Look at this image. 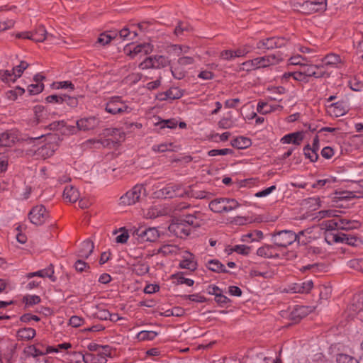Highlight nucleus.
<instances>
[{
  "instance_id": "nucleus-1",
  "label": "nucleus",
  "mask_w": 363,
  "mask_h": 363,
  "mask_svg": "<svg viewBox=\"0 0 363 363\" xmlns=\"http://www.w3.org/2000/svg\"><path fill=\"white\" fill-rule=\"evenodd\" d=\"M155 30L153 21H143L138 23H129L120 30H109L101 33L96 39V43L107 45L113 42L119 44L128 41L125 45H151L146 40L150 38V35Z\"/></svg>"
},
{
  "instance_id": "nucleus-2",
  "label": "nucleus",
  "mask_w": 363,
  "mask_h": 363,
  "mask_svg": "<svg viewBox=\"0 0 363 363\" xmlns=\"http://www.w3.org/2000/svg\"><path fill=\"white\" fill-rule=\"evenodd\" d=\"M52 135H41L28 138L26 141L27 144L32 145L33 148L29 150L30 155H33L38 159H46L53 155L57 149V145L52 141Z\"/></svg>"
},
{
  "instance_id": "nucleus-3",
  "label": "nucleus",
  "mask_w": 363,
  "mask_h": 363,
  "mask_svg": "<svg viewBox=\"0 0 363 363\" xmlns=\"http://www.w3.org/2000/svg\"><path fill=\"white\" fill-rule=\"evenodd\" d=\"M199 225V220L194 215H188L184 218H181L172 223L169 226L170 232L177 237L183 238L190 234L191 228Z\"/></svg>"
},
{
  "instance_id": "nucleus-4",
  "label": "nucleus",
  "mask_w": 363,
  "mask_h": 363,
  "mask_svg": "<svg viewBox=\"0 0 363 363\" xmlns=\"http://www.w3.org/2000/svg\"><path fill=\"white\" fill-rule=\"evenodd\" d=\"M305 233V231H300L298 234L290 230L279 232L273 236L274 245L277 247H286L295 241L306 245L309 240L308 238H303Z\"/></svg>"
},
{
  "instance_id": "nucleus-5",
  "label": "nucleus",
  "mask_w": 363,
  "mask_h": 363,
  "mask_svg": "<svg viewBox=\"0 0 363 363\" xmlns=\"http://www.w3.org/2000/svg\"><path fill=\"white\" fill-rule=\"evenodd\" d=\"M106 134L110 136L108 139L101 140H89L88 143L94 145V147H114L116 144L121 143L124 140L125 134L120 129L112 128L106 130Z\"/></svg>"
},
{
  "instance_id": "nucleus-6",
  "label": "nucleus",
  "mask_w": 363,
  "mask_h": 363,
  "mask_svg": "<svg viewBox=\"0 0 363 363\" xmlns=\"http://www.w3.org/2000/svg\"><path fill=\"white\" fill-rule=\"evenodd\" d=\"M16 38L30 40L35 43H42L44 40L50 41L54 38L52 34H49L44 26H39L34 31L21 32L16 35Z\"/></svg>"
},
{
  "instance_id": "nucleus-7",
  "label": "nucleus",
  "mask_w": 363,
  "mask_h": 363,
  "mask_svg": "<svg viewBox=\"0 0 363 363\" xmlns=\"http://www.w3.org/2000/svg\"><path fill=\"white\" fill-rule=\"evenodd\" d=\"M239 206L236 200L228 198H217L209 203L210 209L217 213H228Z\"/></svg>"
},
{
  "instance_id": "nucleus-8",
  "label": "nucleus",
  "mask_w": 363,
  "mask_h": 363,
  "mask_svg": "<svg viewBox=\"0 0 363 363\" xmlns=\"http://www.w3.org/2000/svg\"><path fill=\"white\" fill-rule=\"evenodd\" d=\"M28 66V64L26 62L21 61L20 65L14 67L12 70H1L0 78L6 84L13 83L21 76Z\"/></svg>"
},
{
  "instance_id": "nucleus-9",
  "label": "nucleus",
  "mask_w": 363,
  "mask_h": 363,
  "mask_svg": "<svg viewBox=\"0 0 363 363\" xmlns=\"http://www.w3.org/2000/svg\"><path fill=\"white\" fill-rule=\"evenodd\" d=\"M106 111L111 114L128 113L131 111L128 104L119 96L112 97L106 105Z\"/></svg>"
},
{
  "instance_id": "nucleus-10",
  "label": "nucleus",
  "mask_w": 363,
  "mask_h": 363,
  "mask_svg": "<svg viewBox=\"0 0 363 363\" xmlns=\"http://www.w3.org/2000/svg\"><path fill=\"white\" fill-rule=\"evenodd\" d=\"M145 193V189L143 186L135 185L120 198V204L124 206L135 204Z\"/></svg>"
},
{
  "instance_id": "nucleus-11",
  "label": "nucleus",
  "mask_w": 363,
  "mask_h": 363,
  "mask_svg": "<svg viewBox=\"0 0 363 363\" xmlns=\"http://www.w3.org/2000/svg\"><path fill=\"white\" fill-rule=\"evenodd\" d=\"M101 123L99 118L96 116L84 117L77 121V128L72 127L70 130L71 133H76L77 130L88 131L98 127Z\"/></svg>"
},
{
  "instance_id": "nucleus-12",
  "label": "nucleus",
  "mask_w": 363,
  "mask_h": 363,
  "mask_svg": "<svg viewBox=\"0 0 363 363\" xmlns=\"http://www.w3.org/2000/svg\"><path fill=\"white\" fill-rule=\"evenodd\" d=\"M160 196L164 198H172L174 196H184L186 195L189 196L187 191L183 189L180 184H169L160 190Z\"/></svg>"
},
{
  "instance_id": "nucleus-13",
  "label": "nucleus",
  "mask_w": 363,
  "mask_h": 363,
  "mask_svg": "<svg viewBox=\"0 0 363 363\" xmlns=\"http://www.w3.org/2000/svg\"><path fill=\"white\" fill-rule=\"evenodd\" d=\"M48 213L43 205L33 207L29 213L30 222L36 225H40L48 218Z\"/></svg>"
},
{
  "instance_id": "nucleus-14",
  "label": "nucleus",
  "mask_w": 363,
  "mask_h": 363,
  "mask_svg": "<svg viewBox=\"0 0 363 363\" xmlns=\"http://www.w3.org/2000/svg\"><path fill=\"white\" fill-rule=\"evenodd\" d=\"M197 267L198 264L195 255L189 251L183 252L179 267L187 269L189 272H193L197 269Z\"/></svg>"
},
{
  "instance_id": "nucleus-15",
  "label": "nucleus",
  "mask_w": 363,
  "mask_h": 363,
  "mask_svg": "<svg viewBox=\"0 0 363 363\" xmlns=\"http://www.w3.org/2000/svg\"><path fill=\"white\" fill-rule=\"evenodd\" d=\"M301 8L306 13L323 12L327 9V0L306 1Z\"/></svg>"
},
{
  "instance_id": "nucleus-16",
  "label": "nucleus",
  "mask_w": 363,
  "mask_h": 363,
  "mask_svg": "<svg viewBox=\"0 0 363 363\" xmlns=\"http://www.w3.org/2000/svg\"><path fill=\"white\" fill-rule=\"evenodd\" d=\"M79 355L82 357L85 363H106L108 351L102 350L101 351H99V352L86 353L84 355L79 354Z\"/></svg>"
},
{
  "instance_id": "nucleus-17",
  "label": "nucleus",
  "mask_w": 363,
  "mask_h": 363,
  "mask_svg": "<svg viewBox=\"0 0 363 363\" xmlns=\"http://www.w3.org/2000/svg\"><path fill=\"white\" fill-rule=\"evenodd\" d=\"M313 287V282L312 280H307L301 283H294L288 286L286 289L287 292L291 293H298V294H307Z\"/></svg>"
},
{
  "instance_id": "nucleus-18",
  "label": "nucleus",
  "mask_w": 363,
  "mask_h": 363,
  "mask_svg": "<svg viewBox=\"0 0 363 363\" xmlns=\"http://www.w3.org/2000/svg\"><path fill=\"white\" fill-rule=\"evenodd\" d=\"M349 111V105L346 101H338L332 104L328 108V111L330 116L334 117H340L346 114Z\"/></svg>"
},
{
  "instance_id": "nucleus-19",
  "label": "nucleus",
  "mask_w": 363,
  "mask_h": 363,
  "mask_svg": "<svg viewBox=\"0 0 363 363\" xmlns=\"http://www.w3.org/2000/svg\"><path fill=\"white\" fill-rule=\"evenodd\" d=\"M136 235L143 242H154L159 237L158 230L155 228H140L137 230Z\"/></svg>"
},
{
  "instance_id": "nucleus-20",
  "label": "nucleus",
  "mask_w": 363,
  "mask_h": 363,
  "mask_svg": "<svg viewBox=\"0 0 363 363\" xmlns=\"http://www.w3.org/2000/svg\"><path fill=\"white\" fill-rule=\"evenodd\" d=\"M54 267L52 264H50L47 268L38 270L35 272H30L26 274L27 279H32L35 277L40 278H49L52 281H56V277L54 276Z\"/></svg>"
},
{
  "instance_id": "nucleus-21",
  "label": "nucleus",
  "mask_w": 363,
  "mask_h": 363,
  "mask_svg": "<svg viewBox=\"0 0 363 363\" xmlns=\"http://www.w3.org/2000/svg\"><path fill=\"white\" fill-rule=\"evenodd\" d=\"M363 310V294L354 296L351 304L348 307L349 315L354 316Z\"/></svg>"
},
{
  "instance_id": "nucleus-22",
  "label": "nucleus",
  "mask_w": 363,
  "mask_h": 363,
  "mask_svg": "<svg viewBox=\"0 0 363 363\" xmlns=\"http://www.w3.org/2000/svg\"><path fill=\"white\" fill-rule=\"evenodd\" d=\"M330 240L335 242L346 243L350 245H354L357 241L355 238L350 237L344 233L328 235L326 240L329 242Z\"/></svg>"
},
{
  "instance_id": "nucleus-23",
  "label": "nucleus",
  "mask_w": 363,
  "mask_h": 363,
  "mask_svg": "<svg viewBox=\"0 0 363 363\" xmlns=\"http://www.w3.org/2000/svg\"><path fill=\"white\" fill-rule=\"evenodd\" d=\"M166 64V60L162 56L150 57L146 58L143 62L140 64V67L146 69L149 67H159L164 66Z\"/></svg>"
},
{
  "instance_id": "nucleus-24",
  "label": "nucleus",
  "mask_w": 363,
  "mask_h": 363,
  "mask_svg": "<svg viewBox=\"0 0 363 363\" xmlns=\"http://www.w3.org/2000/svg\"><path fill=\"white\" fill-rule=\"evenodd\" d=\"M303 139V133L301 131L291 133L285 135L281 139V143L283 144H294L299 145Z\"/></svg>"
},
{
  "instance_id": "nucleus-25",
  "label": "nucleus",
  "mask_w": 363,
  "mask_h": 363,
  "mask_svg": "<svg viewBox=\"0 0 363 363\" xmlns=\"http://www.w3.org/2000/svg\"><path fill=\"white\" fill-rule=\"evenodd\" d=\"M277 246L265 245L257 250V255L264 258H274L279 256L276 251Z\"/></svg>"
},
{
  "instance_id": "nucleus-26",
  "label": "nucleus",
  "mask_w": 363,
  "mask_h": 363,
  "mask_svg": "<svg viewBox=\"0 0 363 363\" xmlns=\"http://www.w3.org/2000/svg\"><path fill=\"white\" fill-rule=\"evenodd\" d=\"M337 222L338 223V230H350L360 227L359 222L355 220H348L337 216Z\"/></svg>"
},
{
  "instance_id": "nucleus-27",
  "label": "nucleus",
  "mask_w": 363,
  "mask_h": 363,
  "mask_svg": "<svg viewBox=\"0 0 363 363\" xmlns=\"http://www.w3.org/2000/svg\"><path fill=\"white\" fill-rule=\"evenodd\" d=\"M17 135L14 131H7L0 135V145L11 147L17 140Z\"/></svg>"
},
{
  "instance_id": "nucleus-28",
  "label": "nucleus",
  "mask_w": 363,
  "mask_h": 363,
  "mask_svg": "<svg viewBox=\"0 0 363 363\" xmlns=\"http://www.w3.org/2000/svg\"><path fill=\"white\" fill-rule=\"evenodd\" d=\"M183 91L178 87H172L165 92L159 94L160 100L178 99L182 97Z\"/></svg>"
},
{
  "instance_id": "nucleus-29",
  "label": "nucleus",
  "mask_w": 363,
  "mask_h": 363,
  "mask_svg": "<svg viewBox=\"0 0 363 363\" xmlns=\"http://www.w3.org/2000/svg\"><path fill=\"white\" fill-rule=\"evenodd\" d=\"M94 248V243L91 241L85 240L80 245L78 256L81 258L86 259L91 254Z\"/></svg>"
},
{
  "instance_id": "nucleus-30",
  "label": "nucleus",
  "mask_w": 363,
  "mask_h": 363,
  "mask_svg": "<svg viewBox=\"0 0 363 363\" xmlns=\"http://www.w3.org/2000/svg\"><path fill=\"white\" fill-rule=\"evenodd\" d=\"M35 335V330L32 328H20L16 333L18 340L22 341H28L33 339Z\"/></svg>"
},
{
  "instance_id": "nucleus-31",
  "label": "nucleus",
  "mask_w": 363,
  "mask_h": 363,
  "mask_svg": "<svg viewBox=\"0 0 363 363\" xmlns=\"http://www.w3.org/2000/svg\"><path fill=\"white\" fill-rule=\"evenodd\" d=\"M247 51L244 48H238L236 50H226L220 53V56L224 60H233L235 57L244 56Z\"/></svg>"
},
{
  "instance_id": "nucleus-32",
  "label": "nucleus",
  "mask_w": 363,
  "mask_h": 363,
  "mask_svg": "<svg viewBox=\"0 0 363 363\" xmlns=\"http://www.w3.org/2000/svg\"><path fill=\"white\" fill-rule=\"evenodd\" d=\"M63 197L67 201L75 202L79 198V193L78 190L72 186H66L64 189Z\"/></svg>"
},
{
  "instance_id": "nucleus-33",
  "label": "nucleus",
  "mask_w": 363,
  "mask_h": 363,
  "mask_svg": "<svg viewBox=\"0 0 363 363\" xmlns=\"http://www.w3.org/2000/svg\"><path fill=\"white\" fill-rule=\"evenodd\" d=\"M72 347V345L71 343L63 342L61 344H58L56 346H48L46 347V352H48V354H50L67 352L66 353L68 354L67 350L71 349Z\"/></svg>"
},
{
  "instance_id": "nucleus-34",
  "label": "nucleus",
  "mask_w": 363,
  "mask_h": 363,
  "mask_svg": "<svg viewBox=\"0 0 363 363\" xmlns=\"http://www.w3.org/2000/svg\"><path fill=\"white\" fill-rule=\"evenodd\" d=\"M184 274H187L185 272H178L172 275V279L175 280L176 284H186L189 286H191L194 284V281L191 279L185 278Z\"/></svg>"
},
{
  "instance_id": "nucleus-35",
  "label": "nucleus",
  "mask_w": 363,
  "mask_h": 363,
  "mask_svg": "<svg viewBox=\"0 0 363 363\" xmlns=\"http://www.w3.org/2000/svg\"><path fill=\"white\" fill-rule=\"evenodd\" d=\"M192 28L185 22L179 21L174 28V35L178 38L184 35V33L191 31Z\"/></svg>"
},
{
  "instance_id": "nucleus-36",
  "label": "nucleus",
  "mask_w": 363,
  "mask_h": 363,
  "mask_svg": "<svg viewBox=\"0 0 363 363\" xmlns=\"http://www.w3.org/2000/svg\"><path fill=\"white\" fill-rule=\"evenodd\" d=\"M176 145L170 142H164L158 145H154L152 150L155 152H164L167 151H174Z\"/></svg>"
},
{
  "instance_id": "nucleus-37",
  "label": "nucleus",
  "mask_w": 363,
  "mask_h": 363,
  "mask_svg": "<svg viewBox=\"0 0 363 363\" xmlns=\"http://www.w3.org/2000/svg\"><path fill=\"white\" fill-rule=\"evenodd\" d=\"M301 68L306 79L309 77H314L318 78L320 76V73L318 72V68L316 66L304 65L302 66Z\"/></svg>"
},
{
  "instance_id": "nucleus-38",
  "label": "nucleus",
  "mask_w": 363,
  "mask_h": 363,
  "mask_svg": "<svg viewBox=\"0 0 363 363\" xmlns=\"http://www.w3.org/2000/svg\"><path fill=\"white\" fill-rule=\"evenodd\" d=\"M335 182V179L332 177H328L324 179L317 180L312 184V187L315 189H322L323 187L330 188Z\"/></svg>"
},
{
  "instance_id": "nucleus-39",
  "label": "nucleus",
  "mask_w": 363,
  "mask_h": 363,
  "mask_svg": "<svg viewBox=\"0 0 363 363\" xmlns=\"http://www.w3.org/2000/svg\"><path fill=\"white\" fill-rule=\"evenodd\" d=\"M251 140L248 138L240 136L232 141V145L238 149H245L250 146Z\"/></svg>"
},
{
  "instance_id": "nucleus-40",
  "label": "nucleus",
  "mask_w": 363,
  "mask_h": 363,
  "mask_svg": "<svg viewBox=\"0 0 363 363\" xmlns=\"http://www.w3.org/2000/svg\"><path fill=\"white\" fill-rule=\"evenodd\" d=\"M149 265L144 262H137L133 266V272L139 276H143L149 272Z\"/></svg>"
},
{
  "instance_id": "nucleus-41",
  "label": "nucleus",
  "mask_w": 363,
  "mask_h": 363,
  "mask_svg": "<svg viewBox=\"0 0 363 363\" xmlns=\"http://www.w3.org/2000/svg\"><path fill=\"white\" fill-rule=\"evenodd\" d=\"M314 310L311 306H296L293 311V315L295 317L303 318Z\"/></svg>"
},
{
  "instance_id": "nucleus-42",
  "label": "nucleus",
  "mask_w": 363,
  "mask_h": 363,
  "mask_svg": "<svg viewBox=\"0 0 363 363\" xmlns=\"http://www.w3.org/2000/svg\"><path fill=\"white\" fill-rule=\"evenodd\" d=\"M263 238V233L260 230H255L252 233L243 235L241 238L242 242H254L258 241Z\"/></svg>"
},
{
  "instance_id": "nucleus-43",
  "label": "nucleus",
  "mask_w": 363,
  "mask_h": 363,
  "mask_svg": "<svg viewBox=\"0 0 363 363\" xmlns=\"http://www.w3.org/2000/svg\"><path fill=\"white\" fill-rule=\"evenodd\" d=\"M218 125L221 129H230L237 126L236 120L230 116L223 117L218 121Z\"/></svg>"
},
{
  "instance_id": "nucleus-44",
  "label": "nucleus",
  "mask_w": 363,
  "mask_h": 363,
  "mask_svg": "<svg viewBox=\"0 0 363 363\" xmlns=\"http://www.w3.org/2000/svg\"><path fill=\"white\" fill-rule=\"evenodd\" d=\"M163 255H177L179 252V248L174 245H164L158 250Z\"/></svg>"
},
{
  "instance_id": "nucleus-45",
  "label": "nucleus",
  "mask_w": 363,
  "mask_h": 363,
  "mask_svg": "<svg viewBox=\"0 0 363 363\" xmlns=\"http://www.w3.org/2000/svg\"><path fill=\"white\" fill-rule=\"evenodd\" d=\"M157 335L158 333L157 332L152 330H142L137 334L136 338L139 341L152 340Z\"/></svg>"
},
{
  "instance_id": "nucleus-46",
  "label": "nucleus",
  "mask_w": 363,
  "mask_h": 363,
  "mask_svg": "<svg viewBox=\"0 0 363 363\" xmlns=\"http://www.w3.org/2000/svg\"><path fill=\"white\" fill-rule=\"evenodd\" d=\"M114 234L116 235L115 240L117 243L124 244L129 238L128 231L123 228H121L119 230H116Z\"/></svg>"
},
{
  "instance_id": "nucleus-47",
  "label": "nucleus",
  "mask_w": 363,
  "mask_h": 363,
  "mask_svg": "<svg viewBox=\"0 0 363 363\" xmlns=\"http://www.w3.org/2000/svg\"><path fill=\"white\" fill-rule=\"evenodd\" d=\"M303 154L306 158L310 160L311 162H315L318 159V152L312 148H311V145H306L303 147Z\"/></svg>"
},
{
  "instance_id": "nucleus-48",
  "label": "nucleus",
  "mask_w": 363,
  "mask_h": 363,
  "mask_svg": "<svg viewBox=\"0 0 363 363\" xmlns=\"http://www.w3.org/2000/svg\"><path fill=\"white\" fill-rule=\"evenodd\" d=\"M208 267L210 270L216 272H225V267L218 260L213 259L208 262Z\"/></svg>"
},
{
  "instance_id": "nucleus-49",
  "label": "nucleus",
  "mask_w": 363,
  "mask_h": 363,
  "mask_svg": "<svg viewBox=\"0 0 363 363\" xmlns=\"http://www.w3.org/2000/svg\"><path fill=\"white\" fill-rule=\"evenodd\" d=\"M94 308L97 309V311L93 313L97 318L101 320H113L112 314L110 313L107 310L102 308L101 306H95Z\"/></svg>"
},
{
  "instance_id": "nucleus-50",
  "label": "nucleus",
  "mask_w": 363,
  "mask_h": 363,
  "mask_svg": "<svg viewBox=\"0 0 363 363\" xmlns=\"http://www.w3.org/2000/svg\"><path fill=\"white\" fill-rule=\"evenodd\" d=\"M257 45H284L283 39L268 38L257 43Z\"/></svg>"
},
{
  "instance_id": "nucleus-51",
  "label": "nucleus",
  "mask_w": 363,
  "mask_h": 363,
  "mask_svg": "<svg viewBox=\"0 0 363 363\" xmlns=\"http://www.w3.org/2000/svg\"><path fill=\"white\" fill-rule=\"evenodd\" d=\"M229 250L242 255H247L251 251V247L245 245H236L230 247Z\"/></svg>"
},
{
  "instance_id": "nucleus-52",
  "label": "nucleus",
  "mask_w": 363,
  "mask_h": 363,
  "mask_svg": "<svg viewBox=\"0 0 363 363\" xmlns=\"http://www.w3.org/2000/svg\"><path fill=\"white\" fill-rule=\"evenodd\" d=\"M257 111L261 114H267L274 111L272 105H269L266 102L259 101L257 106Z\"/></svg>"
},
{
  "instance_id": "nucleus-53",
  "label": "nucleus",
  "mask_w": 363,
  "mask_h": 363,
  "mask_svg": "<svg viewBox=\"0 0 363 363\" xmlns=\"http://www.w3.org/2000/svg\"><path fill=\"white\" fill-rule=\"evenodd\" d=\"M336 360L337 363H362L361 361V357L359 358V362H358L352 357L345 354H338Z\"/></svg>"
},
{
  "instance_id": "nucleus-54",
  "label": "nucleus",
  "mask_w": 363,
  "mask_h": 363,
  "mask_svg": "<svg viewBox=\"0 0 363 363\" xmlns=\"http://www.w3.org/2000/svg\"><path fill=\"white\" fill-rule=\"evenodd\" d=\"M337 216L335 219L323 221L321 224L322 228L326 230H338V223L337 222Z\"/></svg>"
},
{
  "instance_id": "nucleus-55",
  "label": "nucleus",
  "mask_w": 363,
  "mask_h": 363,
  "mask_svg": "<svg viewBox=\"0 0 363 363\" xmlns=\"http://www.w3.org/2000/svg\"><path fill=\"white\" fill-rule=\"evenodd\" d=\"M124 52L131 58L135 57L142 52V47H123Z\"/></svg>"
},
{
  "instance_id": "nucleus-56",
  "label": "nucleus",
  "mask_w": 363,
  "mask_h": 363,
  "mask_svg": "<svg viewBox=\"0 0 363 363\" xmlns=\"http://www.w3.org/2000/svg\"><path fill=\"white\" fill-rule=\"evenodd\" d=\"M233 153V150L229 148H224V149H213L208 152V155L210 157H215V156H219V155H230Z\"/></svg>"
},
{
  "instance_id": "nucleus-57",
  "label": "nucleus",
  "mask_w": 363,
  "mask_h": 363,
  "mask_svg": "<svg viewBox=\"0 0 363 363\" xmlns=\"http://www.w3.org/2000/svg\"><path fill=\"white\" fill-rule=\"evenodd\" d=\"M40 301V298L37 295H28L23 298V302L26 306H32L38 304Z\"/></svg>"
},
{
  "instance_id": "nucleus-58",
  "label": "nucleus",
  "mask_w": 363,
  "mask_h": 363,
  "mask_svg": "<svg viewBox=\"0 0 363 363\" xmlns=\"http://www.w3.org/2000/svg\"><path fill=\"white\" fill-rule=\"evenodd\" d=\"M348 265L357 271L363 272V259H354L348 262Z\"/></svg>"
},
{
  "instance_id": "nucleus-59",
  "label": "nucleus",
  "mask_w": 363,
  "mask_h": 363,
  "mask_svg": "<svg viewBox=\"0 0 363 363\" xmlns=\"http://www.w3.org/2000/svg\"><path fill=\"white\" fill-rule=\"evenodd\" d=\"M34 112L37 123L42 122L44 119V116L46 115L44 108L41 106H36L34 108Z\"/></svg>"
},
{
  "instance_id": "nucleus-60",
  "label": "nucleus",
  "mask_w": 363,
  "mask_h": 363,
  "mask_svg": "<svg viewBox=\"0 0 363 363\" xmlns=\"http://www.w3.org/2000/svg\"><path fill=\"white\" fill-rule=\"evenodd\" d=\"M44 88L43 83L32 84L28 86V90L31 94H38L40 93Z\"/></svg>"
},
{
  "instance_id": "nucleus-61",
  "label": "nucleus",
  "mask_w": 363,
  "mask_h": 363,
  "mask_svg": "<svg viewBox=\"0 0 363 363\" xmlns=\"http://www.w3.org/2000/svg\"><path fill=\"white\" fill-rule=\"evenodd\" d=\"M160 128H174L177 125V122L174 119L163 120L158 123Z\"/></svg>"
},
{
  "instance_id": "nucleus-62",
  "label": "nucleus",
  "mask_w": 363,
  "mask_h": 363,
  "mask_svg": "<svg viewBox=\"0 0 363 363\" xmlns=\"http://www.w3.org/2000/svg\"><path fill=\"white\" fill-rule=\"evenodd\" d=\"M65 101L66 95H50L46 98V101L48 103L61 104Z\"/></svg>"
},
{
  "instance_id": "nucleus-63",
  "label": "nucleus",
  "mask_w": 363,
  "mask_h": 363,
  "mask_svg": "<svg viewBox=\"0 0 363 363\" xmlns=\"http://www.w3.org/2000/svg\"><path fill=\"white\" fill-rule=\"evenodd\" d=\"M337 211L336 210H323L320 211L318 213V218H330V217H337V215L336 214Z\"/></svg>"
},
{
  "instance_id": "nucleus-64",
  "label": "nucleus",
  "mask_w": 363,
  "mask_h": 363,
  "mask_svg": "<svg viewBox=\"0 0 363 363\" xmlns=\"http://www.w3.org/2000/svg\"><path fill=\"white\" fill-rule=\"evenodd\" d=\"M28 352L33 357L43 356L48 354V352H46V350L41 351L39 349L36 348L34 345H30L28 347Z\"/></svg>"
}]
</instances>
